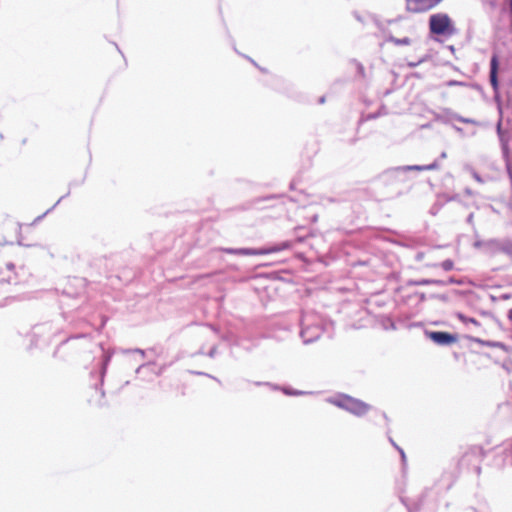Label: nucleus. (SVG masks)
I'll return each instance as SVG.
<instances>
[{
  "mask_svg": "<svg viewBox=\"0 0 512 512\" xmlns=\"http://www.w3.org/2000/svg\"><path fill=\"white\" fill-rule=\"evenodd\" d=\"M326 401L358 417L365 415L371 408L369 404L360 399L343 393L328 397Z\"/></svg>",
  "mask_w": 512,
  "mask_h": 512,
  "instance_id": "obj_1",
  "label": "nucleus"
},
{
  "mask_svg": "<svg viewBox=\"0 0 512 512\" xmlns=\"http://www.w3.org/2000/svg\"><path fill=\"white\" fill-rule=\"evenodd\" d=\"M429 30L434 35L452 36L456 33L453 20L443 12L432 14L429 17Z\"/></svg>",
  "mask_w": 512,
  "mask_h": 512,
  "instance_id": "obj_2",
  "label": "nucleus"
},
{
  "mask_svg": "<svg viewBox=\"0 0 512 512\" xmlns=\"http://www.w3.org/2000/svg\"><path fill=\"white\" fill-rule=\"evenodd\" d=\"M14 243L22 245L21 225L12 219H6L0 225V245Z\"/></svg>",
  "mask_w": 512,
  "mask_h": 512,
  "instance_id": "obj_3",
  "label": "nucleus"
},
{
  "mask_svg": "<svg viewBox=\"0 0 512 512\" xmlns=\"http://www.w3.org/2000/svg\"><path fill=\"white\" fill-rule=\"evenodd\" d=\"M291 247L290 242L285 241L281 244L271 246L266 249L256 248H221L220 250L227 254L239 255V256H254V255H265L270 253H276L282 250L289 249Z\"/></svg>",
  "mask_w": 512,
  "mask_h": 512,
  "instance_id": "obj_4",
  "label": "nucleus"
},
{
  "mask_svg": "<svg viewBox=\"0 0 512 512\" xmlns=\"http://www.w3.org/2000/svg\"><path fill=\"white\" fill-rule=\"evenodd\" d=\"M321 333L322 330L318 325L310 326L307 316H302L300 337L302 338L304 344H309L316 341L321 336Z\"/></svg>",
  "mask_w": 512,
  "mask_h": 512,
  "instance_id": "obj_5",
  "label": "nucleus"
},
{
  "mask_svg": "<svg viewBox=\"0 0 512 512\" xmlns=\"http://www.w3.org/2000/svg\"><path fill=\"white\" fill-rule=\"evenodd\" d=\"M18 277L19 274L15 273L14 277L9 276L7 279H0V307L7 305L8 300L13 297V286H16L19 283L17 281Z\"/></svg>",
  "mask_w": 512,
  "mask_h": 512,
  "instance_id": "obj_6",
  "label": "nucleus"
},
{
  "mask_svg": "<svg viewBox=\"0 0 512 512\" xmlns=\"http://www.w3.org/2000/svg\"><path fill=\"white\" fill-rule=\"evenodd\" d=\"M443 0H407L409 10L422 13L429 11L440 4Z\"/></svg>",
  "mask_w": 512,
  "mask_h": 512,
  "instance_id": "obj_7",
  "label": "nucleus"
},
{
  "mask_svg": "<svg viewBox=\"0 0 512 512\" xmlns=\"http://www.w3.org/2000/svg\"><path fill=\"white\" fill-rule=\"evenodd\" d=\"M354 17L367 27H371L377 31H382L381 22L378 18L371 14L360 15L358 12L353 13Z\"/></svg>",
  "mask_w": 512,
  "mask_h": 512,
  "instance_id": "obj_8",
  "label": "nucleus"
},
{
  "mask_svg": "<svg viewBox=\"0 0 512 512\" xmlns=\"http://www.w3.org/2000/svg\"><path fill=\"white\" fill-rule=\"evenodd\" d=\"M430 339L439 345H449L456 341V337L448 332H431Z\"/></svg>",
  "mask_w": 512,
  "mask_h": 512,
  "instance_id": "obj_9",
  "label": "nucleus"
},
{
  "mask_svg": "<svg viewBox=\"0 0 512 512\" xmlns=\"http://www.w3.org/2000/svg\"><path fill=\"white\" fill-rule=\"evenodd\" d=\"M498 65H499L498 56L493 55V57L491 58V63H490V82H491V85L493 86V88H495V89L498 86V80H497Z\"/></svg>",
  "mask_w": 512,
  "mask_h": 512,
  "instance_id": "obj_10",
  "label": "nucleus"
},
{
  "mask_svg": "<svg viewBox=\"0 0 512 512\" xmlns=\"http://www.w3.org/2000/svg\"><path fill=\"white\" fill-rule=\"evenodd\" d=\"M437 167H438V164L436 162L429 164V165H424V166L413 165V166H407V167L403 168L401 171H399V173L401 174V172L406 171V170H416V171L434 170Z\"/></svg>",
  "mask_w": 512,
  "mask_h": 512,
  "instance_id": "obj_11",
  "label": "nucleus"
},
{
  "mask_svg": "<svg viewBox=\"0 0 512 512\" xmlns=\"http://www.w3.org/2000/svg\"><path fill=\"white\" fill-rule=\"evenodd\" d=\"M111 357H112V353L111 352H107L105 353L104 357H103V362H102V369H101V379H103L105 373H106V370H107V367H108V364L111 360Z\"/></svg>",
  "mask_w": 512,
  "mask_h": 512,
  "instance_id": "obj_12",
  "label": "nucleus"
},
{
  "mask_svg": "<svg viewBox=\"0 0 512 512\" xmlns=\"http://www.w3.org/2000/svg\"><path fill=\"white\" fill-rule=\"evenodd\" d=\"M50 328H51V325L49 323H44V324L36 325L33 328V334L34 335H39L42 332L46 331L47 329L50 330Z\"/></svg>",
  "mask_w": 512,
  "mask_h": 512,
  "instance_id": "obj_13",
  "label": "nucleus"
},
{
  "mask_svg": "<svg viewBox=\"0 0 512 512\" xmlns=\"http://www.w3.org/2000/svg\"><path fill=\"white\" fill-rule=\"evenodd\" d=\"M380 115V109L376 113L367 114L365 116H362L360 127H363L369 120L375 119Z\"/></svg>",
  "mask_w": 512,
  "mask_h": 512,
  "instance_id": "obj_14",
  "label": "nucleus"
},
{
  "mask_svg": "<svg viewBox=\"0 0 512 512\" xmlns=\"http://www.w3.org/2000/svg\"><path fill=\"white\" fill-rule=\"evenodd\" d=\"M374 305H380V300H379V297L376 295V296H373L371 297L369 300H368V311L370 313H374L373 311V306Z\"/></svg>",
  "mask_w": 512,
  "mask_h": 512,
  "instance_id": "obj_15",
  "label": "nucleus"
},
{
  "mask_svg": "<svg viewBox=\"0 0 512 512\" xmlns=\"http://www.w3.org/2000/svg\"><path fill=\"white\" fill-rule=\"evenodd\" d=\"M283 391L286 395H290V396H298V395L306 394V392H304V391L293 390L290 388H284Z\"/></svg>",
  "mask_w": 512,
  "mask_h": 512,
  "instance_id": "obj_16",
  "label": "nucleus"
},
{
  "mask_svg": "<svg viewBox=\"0 0 512 512\" xmlns=\"http://www.w3.org/2000/svg\"><path fill=\"white\" fill-rule=\"evenodd\" d=\"M441 267L445 270V271H450L453 269L454 267V263L452 260L448 259V260H445L441 263Z\"/></svg>",
  "mask_w": 512,
  "mask_h": 512,
  "instance_id": "obj_17",
  "label": "nucleus"
},
{
  "mask_svg": "<svg viewBox=\"0 0 512 512\" xmlns=\"http://www.w3.org/2000/svg\"><path fill=\"white\" fill-rule=\"evenodd\" d=\"M124 353H129V352H135V353H139L142 357L145 356V351L142 350V349H139V348H136V349H129V350H123Z\"/></svg>",
  "mask_w": 512,
  "mask_h": 512,
  "instance_id": "obj_18",
  "label": "nucleus"
},
{
  "mask_svg": "<svg viewBox=\"0 0 512 512\" xmlns=\"http://www.w3.org/2000/svg\"><path fill=\"white\" fill-rule=\"evenodd\" d=\"M62 199H63V197H61L59 200H57L56 204H55L51 209L47 210V211H46L42 216H39V217L37 218V220L42 219V218H43L47 213H49V212H50V211H51V210H52V209H53L57 204H59V203H60V201H61Z\"/></svg>",
  "mask_w": 512,
  "mask_h": 512,
  "instance_id": "obj_19",
  "label": "nucleus"
},
{
  "mask_svg": "<svg viewBox=\"0 0 512 512\" xmlns=\"http://www.w3.org/2000/svg\"><path fill=\"white\" fill-rule=\"evenodd\" d=\"M217 353V348L214 346L210 349L209 353H208V356L213 358Z\"/></svg>",
  "mask_w": 512,
  "mask_h": 512,
  "instance_id": "obj_20",
  "label": "nucleus"
},
{
  "mask_svg": "<svg viewBox=\"0 0 512 512\" xmlns=\"http://www.w3.org/2000/svg\"><path fill=\"white\" fill-rule=\"evenodd\" d=\"M6 268H7L8 271H13L15 266H14L13 263L9 262V263L6 264Z\"/></svg>",
  "mask_w": 512,
  "mask_h": 512,
  "instance_id": "obj_21",
  "label": "nucleus"
},
{
  "mask_svg": "<svg viewBox=\"0 0 512 512\" xmlns=\"http://www.w3.org/2000/svg\"><path fill=\"white\" fill-rule=\"evenodd\" d=\"M356 65H357L358 72H359L360 74H363L364 68H363L362 64L357 63Z\"/></svg>",
  "mask_w": 512,
  "mask_h": 512,
  "instance_id": "obj_22",
  "label": "nucleus"
},
{
  "mask_svg": "<svg viewBox=\"0 0 512 512\" xmlns=\"http://www.w3.org/2000/svg\"><path fill=\"white\" fill-rule=\"evenodd\" d=\"M146 366V364H142L140 365L137 369H136V373H139L144 367Z\"/></svg>",
  "mask_w": 512,
  "mask_h": 512,
  "instance_id": "obj_23",
  "label": "nucleus"
},
{
  "mask_svg": "<svg viewBox=\"0 0 512 512\" xmlns=\"http://www.w3.org/2000/svg\"><path fill=\"white\" fill-rule=\"evenodd\" d=\"M318 103L319 104L325 103V96L320 97L319 100H318Z\"/></svg>",
  "mask_w": 512,
  "mask_h": 512,
  "instance_id": "obj_24",
  "label": "nucleus"
},
{
  "mask_svg": "<svg viewBox=\"0 0 512 512\" xmlns=\"http://www.w3.org/2000/svg\"><path fill=\"white\" fill-rule=\"evenodd\" d=\"M509 8H510V14L512 16V0H509Z\"/></svg>",
  "mask_w": 512,
  "mask_h": 512,
  "instance_id": "obj_25",
  "label": "nucleus"
},
{
  "mask_svg": "<svg viewBox=\"0 0 512 512\" xmlns=\"http://www.w3.org/2000/svg\"><path fill=\"white\" fill-rule=\"evenodd\" d=\"M255 384H256L257 386H259V385H269V383H262V382H256Z\"/></svg>",
  "mask_w": 512,
  "mask_h": 512,
  "instance_id": "obj_26",
  "label": "nucleus"
},
{
  "mask_svg": "<svg viewBox=\"0 0 512 512\" xmlns=\"http://www.w3.org/2000/svg\"><path fill=\"white\" fill-rule=\"evenodd\" d=\"M402 43H404V44H408V43H409V41H408V39H404V40L402 41Z\"/></svg>",
  "mask_w": 512,
  "mask_h": 512,
  "instance_id": "obj_27",
  "label": "nucleus"
},
{
  "mask_svg": "<svg viewBox=\"0 0 512 512\" xmlns=\"http://www.w3.org/2000/svg\"><path fill=\"white\" fill-rule=\"evenodd\" d=\"M249 60L252 62V64H254L255 66H257V64L255 63V61H253L252 59L249 58Z\"/></svg>",
  "mask_w": 512,
  "mask_h": 512,
  "instance_id": "obj_28",
  "label": "nucleus"
}]
</instances>
